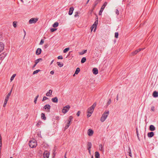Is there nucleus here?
<instances>
[{
    "instance_id": "1",
    "label": "nucleus",
    "mask_w": 158,
    "mask_h": 158,
    "mask_svg": "<svg viewBox=\"0 0 158 158\" xmlns=\"http://www.w3.org/2000/svg\"><path fill=\"white\" fill-rule=\"evenodd\" d=\"M109 114V111H105L102 114L101 119L100 120L102 122H104L106 119L107 118Z\"/></svg>"
},
{
    "instance_id": "2",
    "label": "nucleus",
    "mask_w": 158,
    "mask_h": 158,
    "mask_svg": "<svg viewBox=\"0 0 158 158\" xmlns=\"http://www.w3.org/2000/svg\"><path fill=\"white\" fill-rule=\"evenodd\" d=\"M96 103H94L91 107L88 109L87 110V113H92L94 111V108L96 106Z\"/></svg>"
},
{
    "instance_id": "3",
    "label": "nucleus",
    "mask_w": 158,
    "mask_h": 158,
    "mask_svg": "<svg viewBox=\"0 0 158 158\" xmlns=\"http://www.w3.org/2000/svg\"><path fill=\"white\" fill-rule=\"evenodd\" d=\"M12 89H11V90L10 92L7 95L6 97V98L5 99L4 104L3 105V107H5L6 105V104H7V101H8L9 98L10 96L11 95V93L12 91Z\"/></svg>"
},
{
    "instance_id": "4",
    "label": "nucleus",
    "mask_w": 158,
    "mask_h": 158,
    "mask_svg": "<svg viewBox=\"0 0 158 158\" xmlns=\"http://www.w3.org/2000/svg\"><path fill=\"white\" fill-rule=\"evenodd\" d=\"M29 145L31 148H34L36 147L37 145L36 143L34 140H31L29 142Z\"/></svg>"
},
{
    "instance_id": "5",
    "label": "nucleus",
    "mask_w": 158,
    "mask_h": 158,
    "mask_svg": "<svg viewBox=\"0 0 158 158\" xmlns=\"http://www.w3.org/2000/svg\"><path fill=\"white\" fill-rule=\"evenodd\" d=\"M70 108V106L69 105L64 106L62 110V112L64 114H65L69 111Z\"/></svg>"
},
{
    "instance_id": "6",
    "label": "nucleus",
    "mask_w": 158,
    "mask_h": 158,
    "mask_svg": "<svg viewBox=\"0 0 158 158\" xmlns=\"http://www.w3.org/2000/svg\"><path fill=\"white\" fill-rule=\"evenodd\" d=\"M38 18H32L29 21V24H32L35 23L38 20Z\"/></svg>"
},
{
    "instance_id": "7",
    "label": "nucleus",
    "mask_w": 158,
    "mask_h": 158,
    "mask_svg": "<svg viewBox=\"0 0 158 158\" xmlns=\"http://www.w3.org/2000/svg\"><path fill=\"white\" fill-rule=\"evenodd\" d=\"M107 4V2H105L104 3L103 5H102V6L101 9L100 10V11L99 13V15H102V13L103 12L104 9L105 8V6H106V5Z\"/></svg>"
},
{
    "instance_id": "8",
    "label": "nucleus",
    "mask_w": 158,
    "mask_h": 158,
    "mask_svg": "<svg viewBox=\"0 0 158 158\" xmlns=\"http://www.w3.org/2000/svg\"><path fill=\"white\" fill-rule=\"evenodd\" d=\"M144 49V48H139V49H138L137 50L134 51L133 52H132L131 53V56H134L135 55L137 54L138 52H139L141 50H143Z\"/></svg>"
},
{
    "instance_id": "9",
    "label": "nucleus",
    "mask_w": 158,
    "mask_h": 158,
    "mask_svg": "<svg viewBox=\"0 0 158 158\" xmlns=\"http://www.w3.org/2000/svg\"><path fill=\"white\" fill-rule=\"evenodd\" d=\"M50 155L49 152L47 151H45L44 153V158H48Z\"/></svg>"
},
{
    "instance_id": "10",
    "label": "nucleus",
    "mask_w": 158,
    "mask_h": 158,
    "mask_svg": "<svg viewBox=\"0 0 158 158\" xmlns=\"http://www.w3.org/2000/svg\"><path fill=\"white\" fill-rule=\"evenodd\" d=\"M6 55L7 53L5 52H4L0 55V60L1 61L3 60L6 56Z\"/></svg>"
},
{
    "instance_id": "11",
    "label": "nucleus",
    "mask_w": 158,
    "mask_h": 158,
    "mask_svg": "<svg viewBox=\"0 0 158 158\" xmlns=\"http://www.w3.org/2000/svg\"><path fill=\"white\" fill-rule=\"evenodd\" d=\"M98 20H96L94 24H93V25L92 26H93V27H94V32H95V31L96 29L97 26L98 24Z\"/></svg>"
},
{
    "instance_id": "12",
    "label": "nucleus",
    "mask_w": 158,
    "mask_h": 158,
    "mask_svg": "<svg viewBox=\"0 0 158 158\" xmlns=\"http://www.w3.org/2000/svg\"><path fill=\"white\" fill-rule=\"evenodd\" d=\"M44 108L45 110L47 109V111L49 112L50 111V109L51 106L49 105H47L44 106Z\"/></svg>"
},
{
    "instance_id": "13",
    "label": "nucleus",
    "mask_w": 158,
    "mask_h": 158,
    "mask_svg": "<svg viewBox=\"0 0 158 158\" xmlns=\"http://www.w3.org/2000/svg\"><path fill=\"white\" fill-rule=\"evenodd\" d=\"M4 45L2 42H0V52H1L4 49Z\"/></svg>"
},
{
    "instance_id": "14",
    "label": "nucleus",
    "mask_w": 158,
    "mask_h": 158,
    "mask_svg": "<svg viewBox=\"0 0 158 158\" xmlns=\"http://www.w3.org/2000/svg\"><path fill=\"white\" fill-rule=\"evenodd\" d=\"M87 133L89 136H91L93 134L94 131L91 129H89Z\"/></svg>"
},
{
    "instance_id": "15",
    "label": "nucleus",
    "mask_w": 158,
    "mask_h": 158,
    "mask_svg": "<svg viewBox=\"0 0 158 158\" xmlns=\"http://www.w3.org/2000/svg\"><path fill=\"white\" fill-rule=\"evenodd\" d=\"M74 10V8L73 7H71L69 9V15H71L73 13V11Z\"/></svg>"
},
{
    "instance_id": "16",
    "label": "nucleus",
    "mask_w": 158,
    "mask_h": 158,
    "mask_svg": "<svg viewBox=\"0 0 158 158\" xmlns=\"http://www.w3.org/2000/svg\"><path fill=\"white\" fill-rule=\"evenodd\" d=\"M93 73L94 74L96 75L98 73V70L96 68H94L93 69Z\"/></svg>"
},
{
    "instance_id": "17",
    "label": "nucleus",
    "mask_w": 158,
    "mask_h": 158,
    "mask_svg": "<svg viewBox=\"0 0 158 158\" xmlns=\"http://www.w3.org/2000/svg\"><path fill=\"white\" fill-rule=\"evenodd\" d=\"M41 49L40 48H38L36 51V54L37 55L40 54L41 52Z\"/></svg>"
},
{
    "instance_id": "18",
    "label": "nucleus",
    "mask_w": 158,
    "mask_h": 158,
    "mask_svg": "<svg viewBox=\"0 0 158 158\" xmlns=\"http://www.w3.org/2000/svg\"><path fill=\"white\" fill-rule=\"evenodd\" d=\"M154 134L153 132H151L148 133V136L149 137L151 138L152 137L154 136Z\"/></svg>"
},
{
    "instance_id": "19",
    "label": "nucleus",
    "mask_w": 158,
    "mask_h": 158,
    "mask_svg": "<svg viewBox=\"0 0 158 158\" xmlns=\"http://www.w3.org/2000/svg\"><path fill=\"white\" fill-rule=\"evenodd\" d=\"M152 95L153 97L156 98L158 97V92L155 91L153 92Z\"/></svg>"
},
{
    "instance_id": "20",
    "label": "nucleus",
    "mask_w": 158,
    "mask_h": 158,
    "mask_svg": "<svg viewBox=\"0 0 158 158\" xmlns=\"http://www.w3.org/2000/svg\"><path fill=\"white\" fill-rule=\"evenodd\" d=\"M52 90L50 89L48 92L46 94V95L47 96H50L52 94Z\"/></svg>"
},
{
    "instance_id": "21",
    "label": "nucleus",
    "mask_w": 158,
    "mask_h": 158,
    "mask_svg": "<svg viewBox=\"0 0 158 158\" xmlns=\"http://www.w3.org/2000/svg\"><path fill=\"white\" fill-rule=\"evenodd\" d=\"M149 130L151 131H154L155 130V127L153 125H151L149 127Z\"/></svg>"
},
{
    "instance_id": "22",
    "label": "nucleus",
    "mask_w": 158,
    "mask_h": 158,
    "mask_svg": "<svg viewBox=\"0 0 158 158\" xmlns=\"http://www.w3.org/2000/svg\"><path fill=\"white\" fill-rule=\"evenodd\" d=\"M52 101L53 102L57 103L58 101V98L57 97H55L54 98H52Z\"/></svg>"
},
{
    "instance_id": "23",
    "label": "nucleus",
    "mask_w": 158,
    "mask_h": 158,
    "mask_svg": "<svg viewBox=\"0 0 158 158\" xmlns=\"http://www.w3.org/2000/svg\"><path fill=\"white\" fill-rule=\"evenodd\" d=\"M2 137L0 134V152H1V148H2Z\"/></svg>"
},
{
    "instance_id": "24",
    "label": "nucleus",
    "mask_w": 158,
    "mask_h": 158,
    "mask_svg": "<svg viewBox=\"0 0 158 158\" xmlns=\"http://www.w3.org/2000/svg\"><path fill=\"white\" fill-rule=\"evenodd\" d=\"M42 59L41 58H40L38 59L35 61V63L36 64H37L40 61H42Z\"/></svg>"
},
{
    "instance_id": "25",
    "label": "nucleus",
    "mask_w": 158,
    "mask_h": 158,
    "mask_svg": "<svg viewBox=\"0 0 158 158\" xmlns=\"http://www.w3.org/2000/svg\"><path fill=\"white\" fill-rule=\"evenodd\" d=\"M87 149H90L91 146H92V144L90 142H88L87 143Z\"/></svg>"
},
{
    "instance_id": "26",
    "label": "nucleus",
    "mask_w": 158,
    "mask_h": 158,
    "mask_svg": "<svg viewBox=\"0 0 158 158\" xmlns=\"http://www.w3.org/2000/svg\"><path fill=\"white\" fill-rule=\"evenodd\" d=\"M95 157L96 158H100V154L98 152H95Z\"/></svg>"
},
{
    "instance_id": "27",
    "label": "nucleus",
    "mask_w": 158,
    "mask_h": 158,
    "mask_svg": "<svg viewBox=\"0 0 158 158\" xmlns=\"http://www.w3.org/2000/svg\"><path fill=\"white\" fill-rule=\"evenodd\" d=\"M41 118L42 119L44 120H46V118L45 116V114L43 113H42L41 114Z\"/></svg>"
},
{
    "instance_id": "28",
    "label": "nucleus",
    "mask_w": 158,
    "mask_h": 158,
    "mask_svg": "<svg viewBox=\"0 0 158 158\" xmlns=\"http://www.w3.org/2000/svg\"><path fill=\"white\" fill-rule=\"evenodd\" d=\"M59 25L58 23L56 22L55 23L52 25V26L54 27H56L58 26Z\"/></svg>"
},
{
    "instance_id": "29",
    "label": "nucleus",
    "mask_w": 158,
    "mask_h": 158,
    "mask_svg": "<svg viewBox=\"0 0 158 158\" xmlns=\"http://www.w3.org/2000/svg\"><path fill=\"white\" fill-rule=\"evenodd\" d=\"M86 60V58L85 57H83L81 60V63H85Z\"/></svg>"
},
{
    "instance_id": "30",
    "label": "nucleus",
    "mask_w": 158,
    "mask_h": 158,
    "mask_svg": "<svg viewBox=\"0 0 158 158\" xmlns=\"http://www.w3.org/2000/svg\"><path fill=\"white\" fill-rule=\"evenodd\" d=\"M70 125V123L68 122L67 124L64 127V130H66Z\"/></svg>"
},
{
    "instance_id": "31",
    "label": "nucleus",
    "mask_w": 158,
    "mask_h": 158,
    "mask_svg": "<svg viewBox=\"0 0 158 158\" xmlns=\"http://www.w3.org/2000/svg\"><path fill=\"white\" fill-rule=\"evenodd\" d=\"M80 71V69L79 68H77L76 70V71L75 72V74H77Z\"/></svg>"
},
{
    "instance_id": "32",
    "label": "nucleus",
    "mask_w": 158,
    "mask_h": 158,
    "mask_svg": "<svg viewBox=\"0 0 158 158\" xmlns=\"http://www.w3.org/2000/svg\"><path fill=\"white\" fill-rule=\"evenodd\" d=\"M87 51V50H85L83 51L82 52H79V54L80 55H82L85 53H86Z\"/></svg>"
},
{
    "instance_id": "33",
    "label": "nucleus",
    "mask_w": 158,
    "mask_h": 158,
    "mask_svg": "<svg viewBox=\"0 0 158 158\" xmlns=\"http://www.w3.org/2000/svg\"><path fill=\"white\" fill-rule=\"evenodd\" d=\"M103 147L102 146V144H100V145H99V150H100V151H103Z\"/></svg>"
},
{
    "instance_id": "34",
    "label": "nucleus",
    "mask_w": 158,
    "mask_h": 158,
    "mask_svg": "<svg viewBox=\"0 0 158 158\" xmlns=\"http://www.w3.org/2000/svg\"><path fill=\"white\" fill-rule=\"evenodd\" d=\"M57 64L58 66L61 67L63 66V64L62 63H60V62H57Z\"/></svg>"
},
{
    "instance_id": "35",
    "label": "nucleus",
    "mask_w": 158,
    "mask_h": 158,
    "mask_svg": "<svg viewBox=\"0 0 158 158\" xmlns=\"http://www.w3.org/2000/svg\"><path fill=\"white\" fill-rule=\"evenodd\" d=\"M73 117L72 116H71L69 117V119L68 120V122L70 123L71 122L72 120V119Z\"/></svg>"
},
{
    "instance_id": "36",
    "label": "nucleus",
    "mask_w": 158,
    "mask_h": 158,
    "mask_svg": "<svg viewBox=\"0 0 158 158\" xmlns=\"http://www.w3.org/2000/svg\"><path fill=\"white\" fill-rule=\"evenodd\" d=\"M69 48H66L64 49V50L63 52L64 53H66L67 51H68L69 50Z\"/></svg>"
},
{
    "instance_id": "37",
    "label": "nucleus",
    "mask_w": 158,
    "mask_h": 158,
    "mask_svg": "<svg viewBox=\"0 0 158 158\" xmlns=\"http://www.w3.org/2000/svg\"><path fill=\"white\" fill-rule=\"evenodd\" d=\"M40 69L37 70L33 72V75L35 74L36 73H37L38 72H40Z\"/></svg>"
},
{
    "instance_id": "38",
    "label": "nucleus",
    "mask_w": 158,
    "mask_h": 158,
    "mask_svg": "<svg viewBox=\"0 0 158 158\" xmlns=\"http://www.w3.org/2000/svg\"><path fill=\"white\" fill-rule=\"evenodd\" d=\"M16 74H15L13 75L10 78V81H12L14 79L15 77L16 76Z\"/></svg>"
},
{
    "instance_id": "39",
    "label": "nucleus",
    "mask_w": 158,
    "mask_h": 158,
    "mask_svg": "<svg viewBox=\"0 0 158 158\" xmlns=\"http://www.w3.org/2000/svg\"><path fill=\"white\" fill-rule=\"evenodd\" d=\"M39 97V95H38L35 98L34 101V102L35 103V104L36 103L37 99Z\"/></svg>"
},
{
    "instance_id": "40",
    "label": "nucleus",
    "mask_w": 158,
    "mask_h": 158,
    "mask_svg": "<svg viewBox=\"0 0 158 158\" xmlns=\"http://www.w3.org/2000/svg\"><path fill=\"white\" fill-rule=\"evenodd\" d=\"M17 22L16 21H14L13 22V26L14 27H17Z\"/></svg>"
},
{
    "instance_id": "41",
    "label": "nucleus",
    "mask_w": 158,
    "mask_h": 158,
    "mask_svg": "<svg viewBox=\"0 0 158 158\" xmlns=\"http://www.w3.org/2000/svg\"><path fill=\"white\" fill-rule=\"evenodd\" d=\"M57 29L56 28H52L50 29V31L52 32L56 31L57 30Z\"/></svg>"
},
{
    "instance_id": "42",
    "label": "nucleus",
    "mask_w": 158,
    "mask_h": 158,
    "mask_svg": "<svg viewBox=\"0 0 158 158\" xmlns=\"http://www.w3.org/2000/svg\"><path fill=\"white\" fill-rule=\"evenodd\" d=\"M79 13L78 12H76L75 13V15H74L75 17H77L78 16V14Z\"/></svg>"
},
{
    "instance_id": "43",
    "label": "nucleus",
    "mask_w": 158,
    "mask_h": 158,
    "mask_svg": "<svg viewBox=\"0 0 158 158\" xmlns=\"http://www.w3.org/2000/svg\"><path fill=\"white\" fill-rule=\"evenodd\" d=\"M136 133L137 135L138 139H139V134H138V130L137 128H136Z\"/></svg>"
},
{
    "instance_id": "44",
    "label": "nucleus",
    "mask_w": 158,
    "mask_h": 158,
    "mask_svg": "<svg viewBox=\"0 0 158 158\" xmlns=\"http://www.w3.org/2000/svg\"><path fill=\"white\" fill-rule=\"evenodd\" d=\"M111 102V99L110 98L109 99L108 101L107 102V105H109L110 104Z\"/></svg>"
},
{
    "instance_id": "45",
    "label": "nucleus",
    "mask_w": 158,
    "mask_h": 158,
    "mask_svg": "<svg viewBox=\"0 0 158 158\" xmlns=\"http://www.w3.org/2000/svg\"><path fill=\"white\" fill-rule=\"evenodd\" d=\"M118 32H115V37L116 38H118Z\"/></svg>"
},
{
    "instance_id": "46",
    "label": "nucleus",
    "mask_w": 158,
    "mask_h": 158,
    "mask_svg": "<svg viewBox=\"0 0 158 158\" xmlns=\"http://www.w3.org/2000/svg\"><path fill=\"white\" fill-rule=\"evenodd\" d=\"M42 123V122L41 121H39L38 123L36 124L37 126H40L41 124Z\"/></svg>"
},
{
    "instance_id": "47",
    "label": "nucleus",
    "mask_w": 158,
    "mask_h": 158,
    "mask_svg": "<svg viewBox=\"0 0 158 158\" xmlns=\"http://www.w3.org/2000/svg\"><path fill=\"white\" fill-rule=\"evenodd\" d=\"M44 43V41L42 39L39 44L40 45H42Z\"/></svg>"
},
{
    "instance_id": "48",
    "label": "nucleus",
    "mask_w": 158,
    "mask_h": 158,
    "mask_svg": "<svg viewBox=\"0 0 158 158\" xmlns=\"http://www.w3.org/2000/svg\"><path fill=\"white\" fill-rule=\"evenodd\" d=\"M48 99V98H47L46 97L44 96V97L43 98L42 101H45L46 100H47Z\"/></svg>"
},
{
    "instance_id": "49",
    "label": "nucleus",
    "mask_w": 158,
    "mask_h": 158,
    "mask_svg": "<svg viewBox=\"0 0 158 158\" xmlns=\"http://www.w3.org/2000/svg\"><path fill=\"white\" fill-rule=\"evenodd\" d=\"M57 58L58 59H62L63 58L62 56H60L58 57Z\"/></svg>"
},
{
    "instance_id": "50",
    "label": "nucleus",
    "mask_w": 158,
    "mask_h": 158,
    "mask_svg": "<svg viewBox=\"0 0 158 158\" xmlns=\"http://www.w3.org/2000/svg\"><path fill=\"white\" fill-rule=\"evenodd\" d=\"M88 114H87V117H90L91 116V114L92 113H88Z\"/></svg>"
},
{
    "instance_id": "51",
    "label": "nucleus",
    "mask_w": 158,
    "mask_h": 158,
    "mask_svg": "<svg viewBox=\"0 0 158 158\" xmlns=\"http://www.w3.org/2000/svg\"><path fill=\"white\" fill-rule=\"evenodd\" d=\"M129 150H130V152H129V155L131 157H132L131 153V149H130V148H129Z\"/></svg>"
},
{
    "instance_id": "52",
    "label": "nucleus",
    "mask_w": 158,
    "mask_h": 158,
    "mask_svg": "<svg viewBox=\"0 0 158 158\" xmlns=\"http://www.w3.org/2000/svg\"><path fill=\"white\" fill-rule=\"evenodd\" d=\"M115 13L117 15H118L119 14V11L117 9L116 10Z\"/></svg>"
},
{
    "instance_id": "53",
    "label": "nucleus",
    "mask_w": 158,
    "mask_h": 158,
    "mask_svg": "<svg viewBox=\"0 0 158 158\" xmlns=\"http://www.w3.org/2000/svg\"><path fill=\"white\" fill-rule=\"evenodd\" d=\"M80 111H78V112H77V115L78 116H79L80 115Z\"/></svg>"
},
{
    "instance_id": "54",
    "label": "nucleus",
    "mask_w": 158,
    "mask_h": 158,
    "mask_svg": "<svg viewBox=\"0 0 158 158\" xmlns=\"http://www.w3.org/2000/svg\"><path fill=\"white\" fill-rule=\"evenodd\" d=\"M98 3L97 2H96V1L94 2V6L95 7L98 4Z\"/></svg>"
},
{
    "instance_id": "55",
    "label": "nucleus",
    "mask_w": 158,
    "mask_h": 158,
    "mask_svg": "<svg viewBox=\"0 0 158 158\" xmlns=\"http://www.w3.org/2000/svg\"><path fill=\"white\" fill-rule=\"evenodd\" d=\"M154 107L153 106H152V107H151V110L152 111H154Z\"/></svg>"
},
{
    "instance_id": "56",
    "label": "nucleus",
    "mask_w": 158,
    "mask_h": 158,
    "mask_svg": "<svg viewBox=\"0 0 158 158\" xmlns=\"http://www.w3.org/2000/svg\"><path fill=\"white\" fill-rule=\"evenodd\" d=\"M50 73L51 74H53L54 73V72L53 71H51V72H50Z\"/></svg>"
},
{
    "instance_id": "57",
    "label": "nucleus",
    "mask_w": 158,
    "mask_h": 158,
    "mask_svg": "<svg viewBox=\"0 0 158 158\" xmlns=\"http://www.w3.org/2000/svg\"><path fill=\"white\" fill-rule=\"evenodd\" d=\"M101 1H102V0H97L96 1V2H97L98 3L99 2H100Z\"/></svg>"
},
{
    "instance_id": "58",
    "label": "nucleus",
    "mask_w": 158,
    "mask_h": 158,
    "mask_svg": "<svg viewBox=\"0 0 158 158\" xmlns=\"http://www.w3.org/2000/svg\"><path fill=\"white\" fill-rule=\"evenodd\" d=\"M118 94L117 95L116 97V100L117 101H118Z\"/></svg>"
},
{
    "instance_id": "59",
    "label": "nucleus",
    "mask_w": 158,
    "mask_h": 158,
    "mask_svg": "<svg viewBox=\"0 0 158 158\" xmlns=\"http://www.w3.org/2000/svg\"><path fill=\"white\" fill-rule=\"evenodd\" d=\"M53 151H54V152H53V156H54L53 157H54L55 156V154L54 153V152H55L56 151L55 149H54Z\"/></svg>"
},
{
    "instance_id": "60",
    "label": "nucleus",
    "mask_w": 158,
    "mask_h": 158,
    "mask_svg": "<svg viewBox=\"0 0 158 158\" xmlns=\"http://www.w3.org/2000/svg\"><path fill=\"white\" fill-rule=\"evenodd\" d=\"M94 27H93V26H92L91 27V31H92L93 30V28H94Z\"/></svg>"
},
{
    "instance_id": "61",
    "label": "nucleus",
    "mask_w": 158,
    "mask_h": 158,
    "mask_svg": "<svg viewBox=\"0 0 158 158\" xmlns=\"http://www.w3.org/2000/svg\"><path fill=\"white\" fill-rule=\"evenodd\" d=\"M37 64H36L35 63V64H34V65L33 66V68H34L36 65Z\"/></svg>"
},
{
    "instance_id": "62",
    "label": "nucleus",
    "mask_w": 158,
    "mask_h": 158,
    "mask_svg": "<svg viewBox=\"0 0 158 158\" xmlns=\"http://www.w3.org/2000/svg\"><path fill=\"white\" fill-rule=\"evenodd\" d=\"M88 150L89 151V153H90V149H88Z\"/></svg>"
},
{
    "instance_id": "63",
    "label": "nucleus",
    "mask_w": 158,
    "mask_h": 158,
    "mask_svg": "<svg viewBox=\"0 0 158 158\" xmlns=\"http://www.w3.org/2000/svg\"><path fill=\"white\" fill-rule=\"evenodd\" d=\"M66 153H67V152H66L65 153V156H64V158H67V157H66Z\"/></svg>"
},
{
    "instance_id": "64",
    "label": "nucleus",
    "mask_w": 158,
    "mask_h": 158,
    "mask_svg": "<svg viewBox=\"0 0 158 158\" xmlns=\"http://www.w3.org/2000/svg\"><path fill=\"white\" fill-rule=\"evenodd\" d=\"M54 60H53L51 62V64H52Z\"/></svg>"
}]
</instances>
